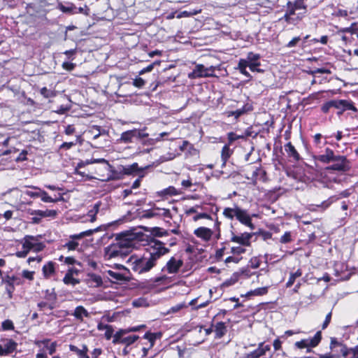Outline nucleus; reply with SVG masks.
Returning <instances> with one entry per match:
<instances>
[{
    "label": "nucleus",
    "instance_id": "61",
    "mask_svg": "<svg viewBox=\"0 0 358 358\" xmlns=\"http://www.w3.org/2000/svg\"><path fill=\"white\" fill-rule=\"evenodd\" d=\"M231 253L234 255H241L242 253H244L245 252V249H244L242 247L238 246V247H233L231 248Z\"/></svg>",
    "mask_w": 358,
    "mask_h": 358
},
{
    "label": "nucleus",
    "instance_id": "57",
    "mask_svg": "<svg viewBox=\"0 0 358 358\" xmlns=\"http://www.w3.org/2000/svg\"><path fill=\"white\" fill-rule=\"evenodd\" d=\"M145 83V80L140 77L134 79V82H133V85L135 87H138V88L143 87L144 86Z\"/></svg>",
    "mask_w": 358,
    "mask_h": 358
},
{
    "label": "nucleus",
    "instance_id": "20",
    "mask_svg": "<svg viewBox=\"0 0 358 358\" xmlns=\"http://www.w3.org/2000/svg\"><path fill=\"white\" fill-rule=\"evenodd\" d=\"M247 67H249V64L247 63L245 59H241L238 61V66L236 69L238 70L241 74L248 78V80H250L252 78V76L246 70Z\"/></svg>",
    "mask_w": 358,
    "mask_h": 358
},
{
    "label": "nucleus",
    "instance_id": "63",
    "mask_svg": "<svg viewBox=\"0 0 358 358\" xmlns=\"http://www.w3.org/2000/svg\"><path fill=\"white\" fill-rule=\"evenodd\" d=\"M34 271H22V276L24 278L28 279L29 280H32L34 279Z\"/></svg>",
    "mask_w": 358,
    "mask_h": 358
},
{
    "label": "nucleus",
    "instance_id": "41",
    "mask_svg": "<svg viewBox=\"0 0 358 358\" xmlns=\"http://www.w3.org/2000/svg\"><path fill=\"white\" fill-rule=\"evenodd\" d=\"M187 305L185 303H180L172 306L167 312L166 315L178 313L180 310L185 308H187Z\"/></svg>",
    "mask_w": 358,
    "mask_h": 358
},
{
    "label": "nucleus",
    "instance_id": "26",
    "mask_svg": "<svg viewBox=\"0 0 358 358\" xmlns=\"http://www.w3.org/2000/svg\"><path fill=\"white\" fill-rule=\"evenodd\" d=\"M336 347H339L341 348V352L343 354L344 357H346L348 354L349 353L348 348L342 345L341 343H339L336 338H331V343H330V348L331 350L334 349Z\"/></svg>",
    "mask_w": 358,
    "mask_h": 358
},
{
    "label": "nucleus",
    "instance_id": "19",
    "mask_svg": "<svg viewBox=\"0 0 358 358\" xmlns=\"http://www.w3.org/2000/svg\"><path fill=\"white\" fill-rule=\"evenodd\" d=\"M28 213L30 215H36L42 217H55L57 215V211L55 210H31L29 209Z\"/></svg>",
    "mask_w": 358,
    "mask_h": 358
},
{
    "label": "nucleus",
    "instance_id": "42",
    "mask_svg": "<svg viewBox=\"0 0 358 358\" xmlns=\"http://www.w3.org/2000/svg\"><path fill=\"white\" fill-rule=\"evenodd\" d=\"M228 136V143L229 145H231L235 141L238 139H243L245 137L243 135H238L234 132H229L227 134Z\"/></svg>",
    "mask_w": 358,
    "mask_h": 358
},
{
    "label": "nucleus",
    "instance_id": "48",
    "mask_svg": "<svg viewBox=\"0 0 358 358\" xmlns=\"http://www.w3.org/2000/svg\"><path fill=\"white\" fill-rule=\"evenodd\" d=\"M31 187L34 189H37L38 191L33 192V191L27 190L25 192V194L29 196H30V197H32V198L39 197L41 189L39 187H35V186H31Z\"/></svg>",
    "mask_w": 358,
    "mask_h": 358
},
{
    "label": "nucleus",
    "instance_id": "11",
    "mask_svg": "<svg viewBox=\"0 0 358 358\" xmlns=\"http://www.w3.org/2000/svg\"><path fill=\"white\" fill-rule=\"evenodd\" d=\"M182 265V260H177L173 257L167 262L166 266L162 268V271H166L170 274H174L179 271Z\"/></svg>",
    "mask_w": 358,
    "mask_h": 358
},
{
    "label": "nucleus",
    "instance_id": "46",
    "mask_svg": "<svg viewBox=\"0 0 358 358\" xmlns=\"http://www.w3.org/2000/svg\"><path fill=\"white\" fill-rule=\"evenodd\" d=\"M292 4L296 10L299 9H306V6L305 5L303 0H295L294 1H292Z\"/></svg>",
    "mask_w": 358,
    "mask_h": 358
},
{
    "label": "nucleus",
    "instance_id": "64",
    "mask_svg": "<svg viewBox=\"0 0 358 358\" xmlns=\"http://www.w3.org/2000/svg\"><path fill=\"white\" fill-rule=\"evenodd\" d=\"M29 251H30V250H28L27 248H22V250H21V251H17V252H16V256H17V257H20V258H24V257H27V255H28V253H29Z\"/></svg>",
    "mask_w": 358,
    "mask_h": 358
},
{
    "label": "nucleus",
    "instance_id": "10",
    "mask_svg": "<svg viewBox=\"0 0 358 358\" xmlns=\"http://www.w3.org/2000/svg\"><path fill=\"white\" fill-rule=\"evenodd\" d=\"M106 273L107 274L108 278L112 282H128L131 280V277L129 275L121 272V271H115L113 270H108L106 271Z\"/></svg>",
    "mask_w": 358,
    "mask_h": 358
},
{
    "label": "nucleus",
    "instance_id": "54",
    "mask_svg": "<svg viewBox=\"0 0 358 358\" xmlns=\"http://www.w3.org/2000/svg\"><path fill=\"white\" fill-rule=\"evenodd\" d=\"M41 94L45 98H50L53 96L52 91L48 90L45 87L41 89Z\"/></svg>",
    "mask_w": 358,
    "mask_h": 358
},
{
    "label": "nucleus",
    "instance_id": "55",
    "mask_svg": "<svg viewBox=\"0 0 358 358\" xmlns=\"http://www.w3.org/2000/svg\"><path fill=\"white\" fill-rule=\"evenodd\" d=\"M78 246V243L73 241H70L64 245V247L67 248L69 250H74Z\"/></svg>",
    "mask_w": 358,
    "mask_h": 358
},
{
    "label": "nucleus",
    "instance_id": "50",
    "mask_svg": "<svg viewBox=\"0 0 358 358\" xmlns=\"http://www.w3.org/2000/svg\"><path fill=\"white\" fill-rule=\"evenodd\" d=\"M3 330H13L14 329L13 322L10 320H4L1 324Z\"/></svg>",
    "mask_w": 358,
    "mask_h": 358
},
{
    "label": "nucleus",
    "instance_id": "6",
    "mask_svg": "<svg viewBox=\"0 0 358 358\" xmlns=\"http://www.w3.org/2000/svg\"><path fill=\"white\" fill-rule=\"evenodd\" d=\"M128 333V331L125 329L119 330L114 334L113 343L115 344L122 343L125 344L126 346H129L138 339L139 337L136 335L125 336Z\"/></svg>",
    "mask_w": 358,
    "mask_h": 358
},
{
    "label": "nucleus",
    "instance_id": "12",
    "mask_svg": "<svg viewBox=\"0 0 358 358\" xmlns=\"http://www.w3.org/2000/svg\"><path fill=\"white\" fill-rule=\"evenodd\" d=\"M236 219L243 224L248 226L250 229H255V225L252 222V219L250 215L248 213V210L242 209L239 207L238 212H236Z\"/></svg>",
    "mask_w": 358,
    "mask_h": 358
},
{
    "label": "nucleus",
    "instance_id": "17",
    "mask_svg": "<svg viewBox=\"0 0 358 358\" xmlns=\"http://www.w3.org/2000/svg\"><path fill=\"white\" fill-rule=\"evenodd\" d=\"M71 315L74 316L80 322H83V317H89L90 314L83 306H78L75 308Z\"/></svg>",
    "mask_w": 358,
    "mask_h": 358
},
{
    "label": "nucleus",
    "instance_id": "2",
    "mask_svg": "<svg viewBox=\"0 0 358 358\" xmlns=\"http://www.w3.org/2000/svg\"><path fill=\"white\" fill-rule=\"evenodd\" d=\"M148 245V256L131 257L129 259L131 269L139 274L150 271L156 265L157 261L170 251L164 247V243L155 238H150Z\"/></svg>",
    "mask_w": 358,
    "mask_h": 358
},
{
    "label": "nucleus",
    "instance_id": "1",
    "mask_svg": "<svg viewBox=\"0 0 358 358\" xmlns=\"http://www.w3.org/2000/svg\"><path fill=\"white\" fill-rule=\"evenodd\" d=\"M144 234L136 229L122 231L115 235L114 241L104 249L105 257L112 259L127 257L138 241L144 240Z\"/></svg>",
    "mask_w": 358,
    "mask_h": 358
},
{
    "label": "nucleus",
    "instance_id": "34",
    "mask_svg": "<svg viewBox=\"0 0 358 358\" xmlns=\"http://www.w3.org/2000/svg\"><path fill=\"white\" fill-rule=\"evenodd\" d=\"M58 7L64 13H73L74 9H77V7L71 3H68L67 6L59 3Z\"/></svg>",
    "mask_w": 358,
    "mask_h": 358
},
{
    "label": "nucleus",
    "instance_id": "44",
    "mask_svg": "<svg viewBox=\"0 0 358 358\" xmlns=\"http://www.w3.org/2000/svg\"><path fill=\"white\" fill-rule=\"evenodd\" d=\"M132 305L134 307L138 308L148 306V303L145 299L138 298L132 301Z\"/></svg>",
    "mask_w": 358,
    "mask_h": 358
},
{
    "label": "nucleus",
    "instance_id": "62",
    "mask_svg": "<svg viewBox=\"0 0 358 358\" xmlns=\"http://www.w3.org/2000/svg\"><path fill=\"white\" fill-rule=\"evenodd\" d=\"M250 262L252 268H257L260 266V261L257 257L252 258Z\"/></svg>",
    "mask_w": 358,
    "mask_h": 358
},
{
    "label": "nucleus",
    "instance_id": "9",
    "mask_svg": "<svg viewBox=\"0 0 358 358\" xmlns=\"http://www.w3.org/2000/svg\"><path fill=\"white\" fill-rule=\"evenodd\" d=\"M271 351V345H265L264 343H260L258 345V348L250 353L248 354V358H272V355H270L268 357H266L267 352Z\"/></svg>",
    "mask_w": 358,
    "mask_h": 358
},
{
    "label": "nucleus",
    "instance_id": "5",
    "mask_svg": "<svg viewBox=\"0 0 358 358\" xmlns=\"http://www.w3.org/2000/svg\"><path fill=\"white\" fill-rule=\"evenodd\" d=\"M149 136L145 132V128L143 129H131L123 132L120 136V142L124 143H133L135 141H142Z\"/></svg>",
    "mask_w": 358,
    "mask_h": 358
},
{
    "label": "nucleus",
    "instance_id": "8",
    "mask_svg": "<svg viewBox=\"0 0 358 358\" xmlns=\"http://www.w3.org/2000/svg\"><path fill=\"white\" fill-rule=\"evenodd\" d=\"M17 347V343L11 338L1 340L0 343V356H8L14 352Z\"/></svg>",
    "mask_w": 358,
    "mask_h": 358
},
{
    "label": "nucleus",
    "instance_id": "36",
    "mask_svg": "<svg viewBox=\"0 0 358 358\" xmlns=\"http://www.w3.org/2000/svg\"><path fill=\"white\" fill-rule=\"evenodd\" d=\"M260 55L259 54L250 52L248 53L247 58L245 59L248 64H255L259 62Z\"/></svg>",
    "mask_w": 358,
    "mask_h": 358
},
{
    "label": "nucleus",
    "instance_id": "58",
    "mask_svg": "<svg viewBox=\"0 0 358 358\" xmlns=\"http://www.w3.org/2000/svg\"><path fill=\"white\" fill-rule=\"evenodd\" d=\"M331 71L329 69L324 68L316 69L315 70L310 71V74L315 76L316 73H330Z\"/></svg>",
    "mask_w": 358,
    "mask_h": 358
},
{
    "label": "nucleus",
    "instance_id": "40",
    "mask_svg": "<svg viewBox=\"0 0 358 358\" xmlns=\"http://www.w3.org/2000/svg\"><path fill=\"white\" fill-rule=\"evenodd\" d=\"M151 234L152 236H158V237H162V236H168L169 235V232L168 231L166 230H164L162 228H159V227H153L151 229Z\"/></svg>",
    "mask_w": 358,
    "mask_h": 358
},
{
    "label": "nucleus",
    "instance_id": "52",
    "mask_svg": "<svg viewBox=\"0 0 358 358\" xmlns=\"http://www.w3.org/2000/svg\"><path fill=\"white\" fill-rule=\"evenodd\" d=\"M301 41L300 36H296L293 38L287 45L286 47L288 48H294Z\"/></svg>",
    "mask_w": 358,
    "mask_h": 358
},
{
    "label": "nucleus",
    "instance_id": "47",
    "mask_svg": "<svg viewBox=\"0 0 358 358\" xmlns=\"http://www.w3.org/2000/svg\"><path fill=\"white\" fill-rule=\"evenodd\" d=\"M101 205V201H98L97 203H96L92 209L90 210L89 212H88V215L90 217H92V216H96V215L99 213V208H100V206Z\"/></svg>",
    "mask_w": 358,
    "mask_h": 358
},
{
    "label": "nucleus",
    "instance_id": "7",
    "mask_svg": "<svg viewBox=\"0 0 358 358\" xmlns=\"http://www.w3.org/2000/svg\"><path fill=\"white\" fill-rule=\"evenodd\" d=\"M44 243L39 242L37 238L32 236H26L24 238L22 248L34 252L42 251L45 248Z\"/></svg>",
    "mask_w": 358,
    "mask_h": 358
},
{
    "label": "nucleus",
    "instance_id": "38",
    "mask_svg": "<svg viewBox=\"0 0 358 358\" xmlns=\"http://www.w3.org/2000/svg\"><path fill=\"white\" fill-rule=\"evenodd\" d=\"M248 109H246V106H244L242 108L237 109L236 110L229 111L227 113V116H234L235 119H238L242 115L246 113Z\"/></svg>",
    "mask_w": 358,
    "mask_h": 358
},
{
    "label": "nucleus",
    "instance_id": "31",
    "mask_svg": "<svg viewBox=\"0 0 358 358\" xmlns=\"http://www.w3.org/2000/svg\"><path fill=\"white\" fill-rule=\"evenodd\" d=\"M238 209H239L238 206H235L234 208H225L223 211V215L227 218L232 220L234 217L236 216V212H238Z\"/></svg>",
    "mask_w": 358,
    "mask_h": 358
},
{
    "label": "nucleus",
    "instance_id": "60",
    "mask_svg": "<svg viewBox=\"0 0 358 358\" xmlns=\"http://www.w3.org/2000/svg\"><path fill=\"white\" fill-rule=\"evenodd\" d=\"M62 67L66 71H71L76 67V64L71 62H65L62 64Z\"/></svg>",
    "mask_w": 358,
    "mask_h": 358
},
{
    "label": "nucleus",
    "instance_id": "13",
    "mask_svg": "<svg viewBox=\"0 0 358 358\" xmlns=\"http://www.w3.org/2000/svg\"><path fill=\"white\" fill-rule=\"evenodd\" d=\"M252 233H243L240 236L235 235L232 232L231 241L239 243L240 245L249 246L250 245V239L252 237Z\"/></svg>",
    "mask_w": 358,
    "mask_h": 358
},
{
    "label": "nucleus",
    "instance_id": "27",
    "mask_svg": "<svg viewBox=\"0 0 358 358\" xmlns=\"http://www.w3.org/2000/svg\"><path fill=\"white\" fill-rule=\"evenodd\" d=\"M162 337V333L157 332V333H151V332H147L143 336V338L145 339H147L150 343V348H152L155 345V342L156 339L160 338Z\"/></svg>",
    "mask_w": 358,
    "mask_h": 358
},
{
    "label": "nucleus",
    "instance_id": "3",
    "mask_svg": "<svg viewBox=\"0 0 358 358\" xmlns=\"http://www.w3.org/2000/svg\"><path fill=\"white\" fill-rule=\"evenodd\" d=\"M313 158L315 162L330 164L324 169L325 175L331 173L333 171L347 172L351 168L350 162L345 156L339 155L338 152L329 148H326L322 153L314 155Z\"/></svg>",
    "mask_w": 358,
    "mask_h": 358
},
{
    "label": "nucleus",
    "instance_id": "39",
    "mask_svg": "<svg viewBox=\"0 0 358 358\" xmlns=\"http://www.w3.org/2000/svg\"><path fill=\"white\" fill-rule=\"evenodd\" d=\"M302 275L301 269H298L296 272L290 273L289 278L287 282V287H290L294 283L296 278L300 277Z\"/></svg>",
    "mask_w": 358,
    "mask_h": 358
},
{
    "label": "nucleus",
    "instance_id": "21",
    "mask_svg": "<svg viewBox=\"0 0 358 358\" xmlns=\"http://www.w3.org/2000/svg\"><path fill=\"white\" fill-rule=\"evenodd\" d=\"M55 263L53 262H48L47 264L43 265L42 271L45 278H50L55 272Z\"/></svg>",
    "mask_w": 358,
    "mask_h": 358
},
{
    "label": "nucleus",
    "instance_id": "18",
    "mask_svg": "<svg viewBox=\"0 0 358 358\" xmlns=\"http://www.w3.org/2000/svg\"><path fill=\"white\" fill-rule=\"evenodd\" d=\"M285 150L289 158H292L294 161L298 162L301 157L299 152L295 149L294 146L290 143H287L285 145Z\"/></svg>",
    "mask_w": 358,
    "mask_h": 358
},
{
    "label": "nucleus",
    "instance_id": "16",
    "mask_svg": "<svg viewBox=\"0 0 358 358\" xmlns=\"http://www.w3.org/2000/svg\"><path fill=\"white\" fill-rule=\"evenodd\" d=\"M123 172L126 175L136 174L138 176L144 174V169L139 168L137 163H134L131 165L124 166L123 168Z\"/></svg>",
    "mask_w": 358,
    "mask_h": 358
},
{
    "label": "nucleus",
    "instance_id": "37",
    "mask_svg": "<svg viewBox=\"0 0 358 358\" xmlns=\"http://www.w3.org/2000/svg\"><path fill=\"white\" fill-rule=\"evenodd\" d=\"M339 197H337L336 196H331L327 200L324 201L319 205H316L318 208H322L323 210L327 209L329 208L332 203H334L335 201L338 200Z\"/></svg>",
    "mask_w": 358,
    "mask_h": 358
},
{
    "label": "nucleus",
    "instance_id": "59",
    "mask_svg": "<svg viewBox=\"0 0 358 358\" xmlns=\"http://www.w3.org/2000/svg\"><path fill=\"white\" fill-rule=\"evenodd\" d=\"M93 129L96 130L97 131L94 135V139L98 138L101 134H103L106 133V131L104 129L101 130V128L99 126H94Z\"/></svg>",
    "mask_w": 358,
    "mask_h": 358
},
{
    "label": "nucleus",
    "instance_id": "35",
    "mask_svg": "<svg viewBox=\"0 0 358 358\" xmlns=\"http://www.w3.org/2000/svg\"><path fill=\"white\" fill-rule=\"evenodd\" d=\"M267 292H268V287H259V288L255 289L254 290H252L250 292H248L245 296H253V295L262 296V295L266 294Z\"/></svg>",
    "mask_w": 358,
    "mask_h": 358
},
{
    "label": "nucleus",
    "instance_id": "33",
    "mask_svg": "<svg viewBox=\"0 0 358 358\" xmlns=\"http://www.w3.org/2000/svg\"><path fill=\"white\" fill-rule=\"evenodd\" d=\"M321 339V331H317L312 338L308 339L309 346L310 348L316 347L320 343Z\"/></svg>",
    "mask_w": 358,
    "mask_h": 358
},
{
    "label": "nucleus",
    "instance_id": "56",
    "mask_svg": "<svg viewBox=\"0 0 358 358\" xmlns=\"http://www.w3.org/2000/svg\"><path fill=\"white\" fill-rule=\"evenodd\" d=\"M156 64L159 65V62H153L152 64H151L148 65L147 67H145V68L143 69L139 72V75H142V74H143V73H146V72H150V71H151L153 69L154 66H155V65H156Z\"/></svg>",
    "mask_w": 358,
    "mask_h": 358
},
{
    "label": "nucleus",
    "instance_id": "24",
    "mask_svg": "<svg viewBox=\"0 0 358 358\" xmlns=\"http://www.w3.org/2000/svg\"><path fill=\"white\" fill-rule=\"evenodd\" d=\"M69 349L71 352H76L80 358H90L87 354L88 348L85 345H83V349L81 350L76 345H70Z\"/></svg>",
    "mask_w": 358,
    "mask_h": 358
},
{
    "label": "nucleus",
    "instance_id": "14",
    "mask_svg": "<svg viewBox=\"0 0 358 358\" xmlns=\"http://www.w3.org/2000/svg\"><path fill=\"white\" fill-rule=\"evenodd\" d=\"M14 280L15 279L9 275L2 278V282L6 284V291L9 299H12L13 293L15 290Z\"/></svg>",
    "mask_w": 358,
    "mask_h": 358
},
{
    "label": "nucleus",
    "instance_id": "15",
    "mask_svg": "<svg viewBox=\"0 0 358 358\" xmlns=\"http://www.w3.org/2000/svg\"><path fill=\"white\" fill-rule=\"evenodd\" d=\"M194 234L199 238L204 241H209L213 235V231L210 229L201 227L194 230Z\"/></svg>",
    "mask_w": 358,
    "mask_h": 358
},
{
    "label": "nucleus",
    "instance_id": "49",
    "mask_svg": "<svg viewBox=\"0 0 358 358\" xmlns=\"http://www.w3.org/2000/svg\"><path fill=\"white\" fill-rule=\"evenodd\" d=\"M292 241V234L290 231H286L280 239V242L281 243H290Z\"/></svg>",
    "mask_w": 358,
    "mask_h": 358
},
{
    "label": "nucleus",
    "instance_id": "45",
    "mask_svg": "<svg viewBox=\"0 0 358 358\" xmlns=\"http://www.w3.org/2000/svg\"><path fill=\"white\" fill-rule=\"evenodd\" d=\"M161 193L162 195L172 196L178 194V191L174 187L170 186L168 188L163 189Z\"/></svg>",
    "mask_w": 358,
    "mask_h": 358
},
{
    "label": "nucleus",
    "instance_id": "22",
    "mask_svg": "<svg viewBox=\"0 0 358 358\" xmlns=\"http://www.w3.org/2000/svg\"><path fill=\"white\" fill-rule=\"evenodd\" d=\"M45 298L48 301H50L48 305V308L50 310H53L55 308V303L57 300V294L55 293V289H47L45 291Z\"/></svg>",
    "mask_w": 358,
    "mask_h": 358
},
{
    "label": "nucleus",
    "instance_id": "30",
    "mask_svg": "<svg viewBox=\"0 0 358 358\" xmlns=\"http://www.w3.org/2000/svg\"><path fill=\"white\" fill-rule=\"evenodd\" d=\"M39 197H41V200L45 203H48V202L55 203V202H57L58 201L63 200V197L62 196H60V197L58 199H53L51 196H48V193L45 191L42 190V189L40 190Z\"/></svg>",
    "mask_w": 358,
    "mask_h": 358
},
{
    "label": "nucleus",
    "instance_id": "4",
    "mask_svg": "<svg viewBox=\"0 0 358 358\" xmlns=\"http://www.w3.org/2000/svg\"><path fill=\"white\" fill-rule=\"evenodd\" d=\"M331 108L338 110L336 113L339 116L346 110L357 111L353 101L350 99H332L322 104L321 110L324 113H328Z\"/></svg>",
    "mask_w": 358,
    "mask_h": 358
},
{
    "label": "nucleus",
    "instance_id": "23",
    "mask_svg": "<svg viewBox=\"0 0 358 358\" xmlns=\"http://www.w3.org/2000/svg\"><path fill=\"white\" fill-rule=\"evenodd\" d=\"M230 145L226 144L223 146L221 152V159L222 161V166H224L227 160L229 159L231 155H232L234 150L229 148Z\"/></svg>",
    "mask_w": 358,
    "mask_h": 358
},
{
    "label": "nucleus",
    "instance_id": "51",
    "mask_svg": "<svg viewBox=\"0 0 358 358\" xmlns=\"http://www.w3.org/2000/svg\"><path fill=\"white\" fill-rule=\"evenodd\" d=\"M296 10L292 4L291 1H288L286 4L285 13L290 15L291 16L295 15Z\"/></svg>",
    "mask_w": 358,
    "mask_h": 358
},
{
    "label": "nucleus",
    "instance_id": "43",
    "mask_svg": "<svg viewBox=\"0 0 358 358\" xmlns=\"http://www.w3.org/2000/svg\"><path fill=\"white\" fill-rule=\"evenodd\" d=\"M295 346L297 348L302 349V348H308L307 352H310L311 350L310 349V346L308 344V339H303L300 341H297L295 343Z\"/></svg>",
    "mask_w": 358,
    "mask_h": 358
},
{
    "label": "nucleus",
    "instance_id": "32",
    "mask_svg": "<svg viewBox=\"0 0 358 358\" xmlns=\"http://www.w3.org/2000/svg\"><path fill=\"white\" fill-rule=\"evenodd\" d=\"M100 227H97L96 229H89V230H87V231H83L78 234H74V235H72L71 236V238L72 239H80V238H82L85 236H91L92 235L94 232H96L99 230Z\"/></svg>",
    "mask_w": 358,
    "mask_h": 358
},
{
    "label": "nucleus",
    "instance_id": "28",
    "mask_svg": "<svg viewBox=\"0 0 358 358\" xmlns=\"http://www.w3.org/2000/svg\"><path fill=\"white\" fill-rule=\"evenodd\" d=\"M192 73L195 75V77L212 76V73L209 72H205V66L203 64L196 65Z\"/></svg>",
    "mask_w": 358,
    "mask_h": 358
},
{
    "label": "nucleus",
    "instance_id": "25",
    "mask_svg": "<svg viewBox=\"0 0 358 358\" xmlns=\"http://www.w3.org/2000/svg\"><path fill=\"white\" fill-rule=\"evenodd\" d=\"M214 331L215 333V338H222L227 332V327L223 322H219L215 325Z\"/></svg>",
    "mask_w": 358,
    "mask_h": 358
},
{
    "label": "nucleus",
    "instance_id": "29",
    "mask_svg": "<svg viewBox=\"0 0 358 358\" xmlns=\"http://www.w3.org/2000/svg\"><path fill=\"white\" fill-rule=\"evenodd\" d=\"M63 282L66 285H72L75 286L80 283V280L78 279L74 278L72 275L71 270H68L64 279Z\"/></svg>",
    "mask_w": 358,
    "mask_h": 358
},
{
    "label": "nucleus",
    "instance_id": "53",
    "mask_svg": "<svg viewBox=\"0 0 358 358\" xmlns=\"http://www.w3.org/2000/svg\"><path fill=\"white\" fill-rule=\"evenodd\" d=\"M155 210H152V208L150 210H145L141 217L143 218H151L153 217H156L157 213H155Z\"/></svg>",
    "mask_w": 358,
    "mask_h": 358
}]
</instances>
